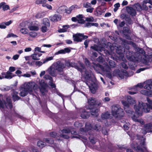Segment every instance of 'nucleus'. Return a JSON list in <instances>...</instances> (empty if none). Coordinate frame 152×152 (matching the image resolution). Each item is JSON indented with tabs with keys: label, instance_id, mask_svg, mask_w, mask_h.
Returning a JSON list of instances; mask_svg holds the SVG:
<instances>
[{
	"label": "nucleus",
	"instance_id": "1",
	"mask_svg": "<svg viewBox=\"0 0 152 152\" xmlns=\"http://www.w3.org/2000/svg\"><path fill=\"white\" fill-rule=\"evenodd\" d=\"M147 101L149 104L139 102L138 105L135 104L134 107L135 110V113L133 111L126 110L125 108V110L127 113L133 115L132 118L135 122H140V120L137 118L139 116L142 115L143 112L148 113L149 112L151 109L152 110V100L147 98Z\"/></svg>",
	"mask_w": 152,
	"mask_h": 152
},
{
	"label": "nucleus",
	"instance_id": "2",
	"mask_svg": "<svg viewBox=\"0 0 152 152\" xmlns=\"http://www.w3.org/2000/svg\"><path fill=\"white\" fill-rule=\"evenodd\" d=\"M88 105L85 107L86 108L90 110L92 116L97 117L99 110L98 107L101 105V103L98 101L96 99L91 97L88 99Z\"/></svg>",
	"mask_w": 152,
	"mask_h": 152
},
{
	"label": "nucleus",
	"instance_id": "3",
	"mask_svg": "<svg viewBox=\"0 0 152 152\" xmlns=\"http://www.w3.org/2000/svg\"><path fill=\"white\" fill-rule=\"evenodd\" d=\"M111 113L113 116L119 119H121L124 115V110L118 105L112 106Z\"/></svg>",
	"mask_w": 152,
	"mask_h": 152
},
{
	"label": "nucleus",
	"instance_id": "4",
	"mask_svg": "<svg viewBox=\"0 0 152 152\" xmlns=\"http://www.w3.org/2000/svg\"><path fill=\"white\" fill-rule=\"evenodd\" d=\"M92 67L97 72H99L100 71L103 72H108V73L109 76H111V74L110 73L109 69L110 68L109 66L105 67L99 64H96L94 63H93Z\"/></svg>",
	"mask_w": 152,
	"mask_h": 152
},
{
	"label": "nucleus",
	"instance_id": "5",
	"mask_svg": "<svg viewBox=\"0 0 152 152\" xmlns=\"http://www.w3.org/2000/svg\"><path fill=\"white\" fill-rule=\"evenodd\" d=\"M126 49L127 51H125L124 50V52L126 55V56L127 59L131 61H135L136 58L135 56V53L130 50V47L129 46L127 47V48H126Z\"/></svg>",
	"mask_w": 152,
	"mask_h": 152
},
{
	"label": "nucleus",
	"instance_id": "6",
	"mask_svg": "<svg viewBox=\"0 0 152 152\" xmlns=\"http://www.w3.org/2000/svg\"><path fill=\"white\" fill-rule=\"evenodd\" d=\"M93 75L92 72L91 70H85L83 75L84 82L87 84L88 83H91V81H94V79L92 77Z\"/></svg>",
	"mask_w": 152,
	"mask_h": 152
},
{
	"label": "nucleus",
	"instance_id": "7",
	"mask_svg": "<svg viewBox=\"0 0 152 152\" xmlns=\"http://www.w3.org/2000/svg\"><path fill=\"white\" fill-rule=\"evenodd\" d=\"M39 88L40 91L42 95H44L45 93L48 91L47 90V88L48 87V85L45 82L44 80H42L39 82Z\"/></svg>",
	"mask_w": 152,
	"mask_h": 152
},
{
	"label": "nucleus",
	"instance_id": "8",
	"mask_svg": "<svg viewBox=\"0 0 152 152\" xmlns=\"http://www.w3.org/2000/svg\"><path fill=\"white\" fill-rule=\"evenodd\" d=\"M65 67L64 64L61 62H59L57 64L56 66V70L59 75H63L64 74V69Z\"/></svg>",
	"mask_w": 152,
	"mask_h": 152
},
{
	"label": "nucleus",
	"instance_id": "9",
	"mask_svg": "<svg viewBox=\"0 0 152 152\" xmlns=\"http://www.w3.org/2000/svg\"><path fill=\"white\" fill-rule=\"evenodd\" d=\"M87 85L89 87L92 93L94 94L96 93L98 88L97 83L94 82V81H91V83H88Z\"/></svg>",
	"mask_w": 152,
	"mask_h": 152
},
{
	"label": "nucleus",
	"instance_id": "10",
	"mask_svg": "<svg viewBox=\"0 0 152 152\" xmlns=\"http://www.w3.org/2000/svg\"><path fill=\"white\" fill-rule=\"evenodd\" d=\"M116 75L118 76L121 79L124 78V76H127L128 74L127 71L125 70L122 69L121 71L119 69L115 70L114 72Z\"/></svg>",
	"mask_w": 152,
	"mask_h": 152
},
{
	"label": "nucleus",
	"instance_id": "11",
	"mask_svg": "<svg viewBox=\"0 0 152 152\" xmlns=\"http://www.w3.org/2000/svg\"><path fill=\"white\" fill-rule=\"evenodd\" d=\"M78 63L81 68L80 67L77 65H75V67L78 71L80 72L81 73H82L83 72L84 70L86 69L85 66L83 62L80 61H78Z\"/></svg>",
	"mask_w": 152,
	"mask_h": 152
},
{
	"label": "nucleus",
	"instance_id": "12",
	"mask_svg": "<svg viewBox=\"0 0 152 152\" xmlns=\"http://www.w3.org/2000/svg\"><path fill=\"white\" fill-rule=\"evenodd\" d=\"M32 91V90L31 88L28 86H27L26 88H24L20 92V95L21 96L24 97L28 94V91L31 92Z\"/></svg>",
	"mask_w": 152,
	"mask_h": 152
},
{
	"label": "nucleus",
	"instance_id": "13",
	"mask_svg": "<svg viewBox=\"0 0 152 152\" xmlns=\"http://www.w3.org/2000/svg\"><path fill=\"white\" fill-rule=\"evenodd\" d=\"M123 33L126 39H131V37L129 35V34H130L131 32L129 28L126 27H124L123 28Z\"/></svg>",
	"mask_w": 152,
	"mask_h": 152
},
{
	"label": "nucleus",
	"instance_id": "14",
	"mask_svg": "<svg viewBox=\"0 0 152 152\" xmlns=\"http://www.w3.org/2000/svg\"><path fill=\"white\" fill-rule=\"evenodd\" d=\"M91 113L90 112H87L85 109H83L81 111L80 117L86 119L88 118Z\"/></svg>",
	"mask_w": 152,
	"mask_h": 152
},
{
	"label": "nucleus",
	"instance_id": "15",
	"mask_svg": "<svg viewBox=\"0 0 152 152\" xmlns=\"http://www.w3.org/2000/svg\"><path fill=\"white\" fill-rule=\"evenodd\" d=\"M106 9H104L101 7H97L96 10L94 11V14L96 16H98L101 15L103 12H104Z\"/></svg>",
	"mask_w": 152,
	"mask_h": 152
},
{
	"label": "nucleus",
	"instance_id": "16",
	"mask_svg": "<svg viewBox=\"0 0 152 152\" xmlns=\"http://www.w3.org/2000/svg\"><path fill=\"white\" fill-rule=\"evenodd\" d=\"M61 16L59 14H55L53 16L50 17V20L53 22H57L61 19Z\"/></svg>",
	"mask_w": 152,
	"mask_h": 152
},
{
	"label": "nucleus",
	"instance_id": "17",
	"mask_svg": "<svg viewBox=\"0 0 152 152\" xmlns=\"http://www.w3.org/2000/svg\"><path fill=\"white\" fill-rule=\"evenodd\" d=\"M90 126L88 128L89 129H91V128H92L94 130H96L97 131H99L101 130V126L99 123H97L93 127L91 126V125L89 124ZM86 127L87 128V124H86Z\"/></svg>",
	"mask_w": 152,
	"mask_h": 152
},
{
	"label": "nucleus",
	"instance_id": "18",
	"mask_svg": "<svg viewBox=\"0 0 152 152\" xmlns=\"http://www.w3.org/2000/svg\"><path fill=\"white\" fill-rule=\"evenodd\" d=\"M82 36V34L80 33L77 34L73 35V37L74 38V41L77 42H81L82 41V38H80V37Z\"/></svg>",
	"mask_w": 152,
	"mask_h": 152
},
{
	"label": "nucleus",
	"instance_id": "19",
	"mask_svg": "<svg viewBox=\"0 0 152 152\" xmlns=\"http://www.w3.org/2000/svg\"><path fill=\"white\" fill-rule=\"evenodd\" d=\"M136 150L137 152H148L146 147H144L142 148L140 145L137 146Z\"/></svg>",
	"mask_w": 152,
	"mask_h": 152
},
{
	"label": "nucleus",
	"instance_id": "20",
	"mask_svg": "<svg viewBox=\"0 0 152 152\" xmlns=\"http://www.w3.org/2000/svg\"><path fill=\"white\" fill-rule=\"evenodd\" d=\"M2 8L4 11L10 9V7L9 5L6 4L5 2H2L0 3V9Z\"/></svg>",
	"mask_w": 152,
	"mask_h": 152
},
{
	"label": "nucleus",
	"instance_id": "21",
	"mask_svg": "<svg viewBox=\"0 0 152 152\" xmlns=\"http://www.w3.org/2000/svg\"><path fill=\"white\" fill-rule=\"evenodd\" d=\"M129 9V10L128 11L129 14H130L132 17L135 16L136 14V12L135 10L131 7H127Z\"/></svg>",
	"mask_w": 152,
	"mask_h": 152
},
{
	"label": "nucleus",
	"instance_id": "22",
	"mask_svg": "<svg viewBox=\"0 0 152 152\" xmlns=\"http://www.w3.org/2000/svg\"><path fill=\"white\" fill-rule=\"evenodd\" d=\"M143 127L146 130H148L149 132H152L151 130L152 124L151 123H149L144 124Z\"/></svg>",
	"mask_w": 152,
	"mask_h": 152
},
{
	"label": "nucleus",
	"instance_id": "23",
	"mask_svg": "<svg viewBox=\"0 0 152 152\" xmlns=\"http://www.w3.org/2000/svg\"><path fill=\"white\" fill-rule=\"evenodd\" d=\"M18 92H15L12 94V100L14 102L21 99V98L18 96Z\"/></svg>",
	"mask_w": 152,
	"mask_h": 152
},
{
	"label": "nucleus",
	"instance_id": "24",
	"mask_svg": "<svg viewBox=\"0 0 152 152\" xmlns=\"http://www.w3.org/2000/svg\"><path fill=\"white\" fill-rule=\"evenodd\" d=\"M6 100L9 108L11 109L13 107V105L11 97L9 96H7L6 98Z\"/></svg>",
	"mask_w": 152,
	"mask_h": 152
},
{
	"label": "nucleus",
	"instance_id": "25",
	"mask_svg": "<svg viewBox=\"0 0 152 152\" xmlns=\"http://www.w3.org/2000/svg\"><path fill=\"white\" fill-rule=\"evenodd\" d=\"M16 76L15 75H12V72L8 71L6 72V75L4 76V78L8 79H11L13 77Z\"/></svg>",
	"mask_w": 152,
	"mask_h": 152
},
{
	"label": "nucleus",
	"instance_id": "26",
	"mask_svg": "<svg viewBox=\"0 0 152 152\" xmlns=\"http://www.w3.org/2000/svg\"><path fill=\"white\" fill-rule=\"evenodd\" d=\"M141 94L149 96H152V92L145 90H142L140 91Z\"/></svg>",
	"mask_w": 152,
	"mask_h": 152
},
{
	"label": "nucleus",
	"instance_id": "27",
	"mask_svg": "<svg viewBox=\"0 0 152 152\" xmlns=\"http://www.w3.org/2000/svg\"><path fill=\"white\" fill-rule=\"evenodd\" d=\"M110 116V114L108 112L103 113L101 116V118L103 120L109 118Z\"/></svg>",
	"mask_w": 152,
	"mask_h": 152
},
{
	"label": "nucleus",
	"instance_id": "28",
	"mask_svg": "<svg viewBox=\"0 0 152 152\" xmlns=\"http://www.w3.org/2000/svg\"><path fill=\"white\" fill-rule=\"evenodd\" d=\"M49 74L52 76H56V69L53 67L50 66L48 70Z\"/></svg>",
	"mask_w": 152,
	"mask_h": 152
},
{
	"label": "nucleus",
	"instance_id": "29",
	"mask_svg": "<svg viewBox=\"0 0 152 152\" xmlns=\"http://www.w3.org/2000/svg\"><path fill=\"white\" fill-rule=\"evenodd\" d=\"M43 24L44 25L48 26V27L50 26V22L49 19L48 18H45L43 19Z\"/></svg>",
	"mask_w": 152,
	"mask_h": 152
},
{
	"label": "nucleus",
	"instance_id": "30",
	"mask_svg": "<svg viewBox=\"0 0 152 152\" xmlns=\"http://www.w3.org/2000/svg\"><path fill=\"white\" fill-rule=\"evenodd\" d=\"M37 144L38 146L42 148L45 146L46 143L42 141H39L37 142Z\"/></svg>",
	"mask_w": 152,
	"mask_h": 152
},
{
	"label": "nucleus",
	"instance_id": "31",
	"mask_svg": "<svg viewBox=\"0 0 152 152\" xmlns=\"http://www.w3.org/2000/svg\"><path fill=\"white\" fill-rule=\"evenodd\" d=\"M127 100L128 102L131 104H133L135 103V100L132 98L130 96H127Z\"/></svg>",
	"mask_w": 152,
	"mask_h": 152
},
{
	"label": "nucleus",
	"instance_id": "32",
	"mask_svg": "<svg viewBox=\"0 0 152 152\" xmlns=\"http://www.w3.org/2000/svg\"><path fill=\"white\" fill-rule=\"evenodd\" d=\"M28 28L30 31H37L39 30V28L38 26H29Z\"/></svg>",
	"mask_w": 152,
	"mask_h": 152
},
{
	"label": "nucleus",
	"instance_id": "33",
	"mask_svg": "<svg viewBox=\"0 0 152 152\" xmlns=\"http://www.w3.org/2000/svg\"><path fill=\"white\" fill-rule=\"evenodd\" d=\"M44 141L46 142L47 143L50 144H52L54 143V141L53 139L51 138H48L44 139Z\"/></svg>",
	"mask_w": 152,
	"mask_h": 152
},
{
	"label": "nucleus",
	"instance_id": "34",
	"mask_svg": "<svg viewBox=\"0 0 152 152\" xmlns=\"http://www.w3.org/2000/svg\"><path fill=\"white\" fill-rule=\"evenodd\" d=\"M144 88L145 89L148 90L149 91H152V84L151 83L147 84L144 86Z\"/></svg>",
	"mask_w": 152,
	"mask_h": 152
},
{
	"label": "nucleus",
	"instance_id": "35",
	"mask_svg": "<svg viewBox=\"0 0 152 152\" xmlns=\"http://www.w3.org/2000/svg\"><path fill=\"white\" fill-rule=\"evenodd\" d=\"M125 19L128 24L131 25L133 23L132 20L129 17L126 16Z\"/></svg>",
	"mask_w": 152,
	"mask_h": 152
},
{
	"label": "nucleus",
	"instance_id": "36",
	"mask_svg": "<svg viewBox=\"0 0 152 152\" xmlns=\"http://www.w3.org/2000/svg\"><path fill=\"white\" fill-rule=\"evenodd\" d=\"M32 59L35 60H40V59L38 57L37 53H34L31 55Z\"/></svg>",
	"mask_w": 152,
	"mask_h": 152
},
{
	"label": "nucleus",
	"instance_id": "37",
	"mask_svg": "<svg viewBox=\"0 0 152 152\" xmlns=\"http://www.w3.org/2000/svg\"><path fill=\"white\" fill-rule=\"evenodd\" d=\"M71 133L75 135L73 136V137L74 138H80L81 137L83 139H84V137H81L80 135H75L76 134V132L72 131L71 132Z\"/></svg>",
	"mask_w": 152,
	"mask_h": 152
},
{
	"label": "nucleus",
	"instance_id": "38",
	"mask_svg": "<svg viewBox=\"0 0 152 152\" xmlns=\"http://www.w3.org/2000/svg\"><path fill=\"white\" fill-rule=\"evenodd\" d=\"M48 27L46 26H42L41 28L42 31L43 33H45L48 31Z\"/></svg>",
	"mask_w": 152,
	"mask_h": 152
},
{
	"label": "nucleus",
	"instance_id": "39",
	"mask_svg": "<svg viewBox=\"0 0 152 152\" xmlns=\"http://www.w3.org/2000/svg\"><path fill=\"white\" fill-rule=\"evenodd\" d=\"M90 48L95 51H98L99 50V47L97 45L94 44L93 46L90 47Z\"/></svg>",
	"mask_w": 152,
	"mask_h": 152
},
{
	"label": "nucleus",
	"instance_id": "40",
	"mask_svg": "<svg viewBox=\"0 0 152 152\" xmlns=\"http://www.w3.org/2000/svg\"><path fill=\"white\" fill-rule=\"evenodd\" d=\"M110 66L111 68H114L115 66V62L112 60H110L109 62Z\"/></svg>",
	"mask_w": 152,
	"mask_h": 152
},
{
	"label": "nucleus",
	"instance_id": "41",
	"mask_svg": "<svg viewBox=\"0 0 152 152\" xmlns=\"http://www.w3.org/2000/svg\"><path fill=\"white\" fill-rule=\"evenodd\" d=\"M53 56H50L44 59L43 60V64H45L48 61L53 59Z\"/></svg>",
	"mask_w": 152,
	"mask_h": 152
},
{
	"label": "nucleus",
	"instance_id": "42",
	"mask_svg": "<svg viewBox=\"0 0 152 152\" xmlns=\"http://www.w3.org/2000/svg\"><path fill=\"white\" fill-rule=\"evenodd\" d=\"M28 30L26 28H22L20 30V32L24 34H28Z\"/></svg>",
	"mask_w": 152,
	"mask_h": 152
},
{
	"label": "nucleus",
	"instance_id": "43",
	"mask_svg": "<svg viewBox=\"0 0 152 152\" xmlns=\"http://www.w3.org/2000/svg\"><path fill=\"white\" fill-rule=\"evenodd\" d=\"M84 62L86 65L87 66H89L90 65L91 63L87 58H85L84 59Z\"/></svg>",
	"mask_w": 152,
	"mask_h": 152
},
{
	"label": "nucleus",
	"instance_id": "44",
	"mask_svg": "<svg viewBox=\"0 0 152 152\" xmlns=\"http://www.w3.org/2000/svg\"><path fill=\"white\" fill-rule=\"evenodd\" d=\"M72 63L71 62H70L69 61H66L65 63V65L67 67H72L73 65H72Z\"/></svg>",
	"mask_w": 152,
	"mask_h": 152
},
{
	"label": "nucleus",
	"instance_id": "45",
	"mask_svg": "<svg viewBox=\"0 0 152 152\" xmlns=\"http://www.w3.org/2000/svg\"><path fill=\"white\" fill-rule=\"evenodd\" d=\"M29 35L31 37H34L37 36V33L34 31L30 32L29 33Z\"/></svg>",
	"mask_w": 152,
	"mask_h": 152
},
{
	"label": "nucleus",
	"instance_id": "46",
	"mask_svg": "<svg viewBox=\"0 0 152 152\" xmlns=\"http://www.w3.org/2000/svg\"><path fill=\"white\" fill-rule=\"evenodd\" d=\"M90 142L93 144H94L96 142V140L94 138H92L91 137H89Z\"/></svg>",
	"mask_w": 152,
	"mask_h": 152
},
{
	"label": "nucleus",
	"instance_id": "47",
	"mask_svg": "<svg viewBox=\"0 0 152 152\" xmlns=\"http://www.w3.org/2000/svg\"><path fill=\"white\" fill-rule=\"evenodd\" d=\"M44 16L42 15V13H38L37 14L35 15V17L37 18H42Z\"/></svg>",
	"mask_w": 152,
	"mask_h": 152
},
{
	"label": "nucleus",
	"instance_id": "48",
	"mask_svg": "<svg viewBox=\"0 0 152 152\" xmlns=\"http://www.w3.org/2000/svg\"><path fill=\"white\" fill-rule=\"evenodd\" d=\"M137 139L138 140H145V138L144 137L142 136L139 134H137Z\"/></svg>",
	"mask_w": 152,
	"mask_h": 152
},
{
	"label": "nucleus",
	"instance_id": "49",
	"mask_svg": "<svg viewBox=\"0 0 152 152\" xmlns=\"http://www.w3.org/2000/svg\"><path fill=\"white\" fill-rule=\"evenodd\" d=\"M18 36L14 34L13 33H11L9 34L7 36V38H9L11 37H18Z\"/></svg>",
	"mask_w": 152,
	"mask_h": 152
},
{
	"label": "nucleus",
	"instance_id": "50",
	"mask_svg": "<svg viewBox=\"0 0 152 152\" xmlns=\"http://www.w3.org/2000/svg\"><path fill=\"white\" fill-rule=\"evenodd\" d=\"M13 116L14 117H17L20 119H22L23 118V116L18 114L16 112H15L13 114Z\"/></svg>",
	"mask_w": 152,
	"mask_h": 152
},
{
	"label": "nucleus",
	"instance_id": "51",
	"mask_svg": "<svg viewBox=\"0 0 152 152\" xmlns=\"http://www.w3.org/2000/svg\"><path fill=\"white\" fill-rule=\"evenodd\" d=\"M83 6L85 8H88L91 7V4L88 3V2L84 3L83 4Z\"/></svg>",
	"mask_w": 152,
	"mask_h": 152
},
{
	"label": "nucleus",
	"instance_id": "52",
	"mask_svg": "<svg viewBox=\"0 0 152 152\" xmlns=\"http://www.w3.org/2000/svg\"><path fill=\"white\" fill-rule=\"evenodd\" d=\"M62 133H69L71 132V131L69 129H63L62 131Z\"/></svg>",
	"mask_w": 152,
	"mask_h": 152
},
{
	"label": "nucleus",
	"instance_id": "53",
	"mask_svg": "<svg viewBox=\"0 0 152 152\" xmlns=\"http://www.w3.org/2000/svg\"><path fill=\"white\" fill-rule=\"evenodd\" d=\"M45 1V0H36L35 2L36 4L39 5V4H42L43 2H44V1Z\"/></svg>",
	"mask_w": 152,
	"mask_h": 152
},
{
	"label": "nucleus",
	"instance_id": "54",
	"mask_svg": "<svg viewBox=\"0 0 152 152\" xmlns=\"http://www.w3.org/2000/svg\"><path fill=\"white\" fill-rule=\"evenodd\" d=\"M50 135L51 137L55 138L57 136V134L55 132H51L50 133Z\"/></svg>",
	"mask_w": 152,
	"mask_h": 152
},
{
	"label": "nucleus",
	"instance_id": "55",
	"mask_svg": "<svg viewBox=\"0 0 152 152\" xmlns=\"http://www.w3.org/2000/svg\"><path fill=\"white\" fill-rule=\"evenodd\" d=\"M122 102L123 104L125 107H126L127 108H129V104L126 101H124Z\"/></svg>",
	"mask_w": 152,
	"mask_h": 152
},
{
	"label": "nucleus",
	"instance_id": "56",
	"mask_svg": "<svg viewBox=\"0 0 152 152\" xmlns=\"http://www.w3.org/2000/svg\"><path fill=\"white\" fill-rule=\"evenodd\" d=\"M116 52L118 54L120 55H122L123 53V50L121 49H119L118 48L116 50Z\"/></svg>",
	"mask_w": 152,
	"mask_h": 152
},
{
	"label": "nucleus",
	"instance_id": "57",
	"mask_svg": "<svg viewBox=\"0 0 152 152\" xmlns=\"http://www.w3.org/2000/svg\"><path fill=\"white\" fill-rule=\"evenodd\" d=\"M86 20L87 22H93L94 21V18L92 17L90 18H86Z\"/></svg>",
	"mask_w": 152,
	"mask_h": 152
},
{
	"label": "nucleus",
	"instance_id": "58",
	"mask_svg": "<svg viewBox=\"0 0 152 152\" xmlns=\"http://www.w3.org/2000/svg\"><path fill=\"white\" fill-rule=\"evenodd\" d=\"M12 23V21L11 20H10L9 21L6 22H4L2 23V24H4L5 26H9Z\"/></svg>",
	"mask_w": 152,
	"mask_h": 152
},
{
	"label": "nucleus",
	"instance_id": "59",
	"mask_svg": "<svg viewBox=\"0 0 152 152\" xmlns=\"http://www.w3.org/2000/svg\"><path fill=\"white\" fill-rule=\"evenodd\" d=\"M121 65L122 67L125 69H128V67H127L126 64L124 62L121 63Z\"/></svg>",
	"mask_w": 152,
	"mask_h": 152
},
{
	"label": "nucleus",
	"instance_id": "60",
	"mask_svg": "<svg viewBox=\"0 0 152 152\" xmlns=\"http://www.w3.org/2000/svg\"><path fill=\"white\" fill-rule=\"evenodd\" d=\"M44 78H45V79H48L50 80V81H53L52 77L49 75H45L44 76Z\"/></svg>",
	"mask_w": 152,
	"mask_h": 152
},
{
	"label": "nucleus",
	"instance_id": "61",
	"mask_svg": "<svg viewBox=\"0 0 152 152\" xmlns=\"http://www.w3.org/2000/svg\"><path fill=\"white\" fill-rule=\"evenodd\" d=\"M42 62L39 61H35V64L36 65H38L39 66H40L43 64Z\"/></svg>",
	"mask_w": 152,
	"mask_h": 152
},
{
	"label": "nucleus",
	"instance_id": "62",
	"mask_svg": "<svg viewBox=\"0 0 152 152\" xmlns=\"http://www.w3.org/2000/svg\"><path fill=\"white\" fill-rule=\"evenodd\" d=\"M92 23L87 22L85 24L84 26L85 27L89 28L92 26Z\"/></svg>",
	"mask_w": 152,
	"mask_h": 152
},
{
	"label": "nucleus",
	"instance_id": "63",
	"mask_svg": "<svg viewBox=\"0 0 152 152\" xmlns=\"http://www.w3.org/2000/svg\"><path fill=\"white\" fill-rule=\"evenodd\" d=\"M9 72H13L15 71V68L14 67L10 66L9 67Z\"/></svg>",
	"mask_w": 152,
	"mask_h": 152
},
{
	"label": "nucleus",
	"instance_id": "64",
	"mask_svg": "<svg viewBox=\"0 0 152 152\" xmlns=\"http://www.w3.org/2000/svg\"><path fill=\"white\" fill-rule=\"evenodd\" d=\"M31 151L32 152H39L38 149L36 147H33L31 148Z\"/></svg>",
	"mask_w": 152,
	"mask_h": 152
}]
</instances>
